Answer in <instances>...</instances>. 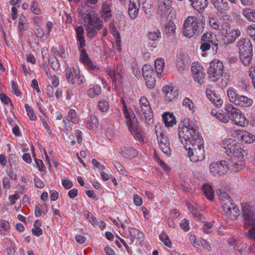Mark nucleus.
Wrapping results in <instances>:
<instances>
[{"label":"nucleus","mask_w":255,"mask_h":255,"mask_svg":"<svg viewBox=\"0 0 255 255\" xmlns=\"http://www.w3.org/2000/svg\"><path fill=\"white\" fill-rule=\"evenodd\" d=\"M79 13L85 22L88 37L95 38L98 31L103 28V21L93 10L82 9Z\"/></svg>","instance_id":"nucleus-1"},{"label":"nucleus","mask_w":255,"mask_h":255,"mask_svg":"<svg viewBox=\"0 0 255 255\" xmlns=\"http://www.w3.org/2000/svg\"><path fill=\"white\" fill-rule=\"evenodd\" d=\"M203 31L201 20L195 16H189L185 20L182 29L183 35L191 38L195 35H199Z\"/></svg>","instance_id":"nucleus-2"},{"label":"nucleus","mask_w":255,"mask_h":255,"mask_svg":"<svg viewBox=\"0 0 255 255\" xmlns=\"http://www.w3.org/2000/svg\"><path fill=\"white\" fill-rule=\"evenodd\" d=\"M178 137L184 147L197 141V139H202L197 131L196 128L189 124L182 125L181 129L179 131Z\"/></svg>","instance_id":"nucleus-3"},{"label":"nucleus","mask_w":255,"mask_h":255,"mask_svg":"<svg viewBox=\"0 0 255 255\" xmlns=\"http://www.w3.org/2000/svg\"><path fill=\"white\" fill-rule=\"evenodd\" d=\"M121 103L123 105V111L127 126L132 134L139 138L141 137L140 129L138 128L139 125L135 114L131 109H127L126 102L123 99L121 100Z\"/></svg>","instance_id":"nucleus-4"},{"label":"nucleus","mask_w":255,"mask_h":255,"mask_svg":"<svg viewBox=\"0 0 255 255\" xmlns=\"http://www.w3.org/2000/svg\"><path fill=\"white\" fill-rule=\"evenodd\" d=\"M223 147L228 156L234 157V159L242 162L244 160L243 150L239 143L232 138L225 139L222 144Z\"/></svg>","instance_id":"nucleus-5"},{"label":"nucleus","mask_w":255,"mask_h":255,"mask_svg":"<svg viewBox=\"0 0 255 255\" xmlns=\"http://www.w3.org/2000/svg\"><path fill=\"white\" fill-rule=\"evenodd\" d=\"M76 38L78 41V49L80 51V59L82 62L88 65L91 69H95L92 62L90 59L86 50L84 48L86 46V41L84 36V28L81 26H77L76 28Z\"/></svg>","instance_id":"nucleus-6"},{"label":"nucleus","mask_w":255,"mask_h":255,"mask_svg":"<svg viewBox=\"0 0 255 255\" xmlns=\"http://www.w3.org/2000/svg\"><path fill=\"white\" fill-rule=\"evenodd\" d=\"M227 96L231 103L239 107L248 108L253 104V100L244 95H240L235 88L230 87L227 90Z\"/></svg>","instance_id":"nucleus-7"},{"label":"nucleus","mask_w":255,"mask_h":255,"mask_svg":"<svg viewBox=\"0 0 255 255\" xmlns=\"http://www.w3.org/2000/svg\"><path fill=\"white\" fill-rule=\"evenodd\" d=\"M197 140V141L185 147L186 150L188 151V156L193 162L201 161L205 157L203 139Z\"/></svg>","instance_id":"nucleus-8"},{"label":"nucleus","mask_w":255,"mask_h":255,"mask_svg":"<svg viewBox=\"0 0 255 255\" xmlns=\"http://www.w3.org/2000/svg\"><path fill=\"white\" fill-rule=\"evenodd\" d=\"M225 111L229 115V120L233 121L236 125L241 127H246L248 125V121L240 109L230 105L225 108Z\"/></svg>","instance_id":"nucleus-9"},{"label":"nucleus","mask_w":255,"mask_h":255,"mask_svg":"<svg viewBox=\"0 0 255 255\" xmlns=\"http://www.w3.org/2000/svg\"><path fill=\"white\" fill-rule=\"evenodd\" d=\"M230 28L229 20H227L222 23L220 29L221 35L223 37L222 40L225 44L233 43L241 35L239 29H234L230 30Z\"/></svg>","instance_id":"nucleus-10"},{"label":"nucleus","mask_w":255,"mask_h":255,"mask_svg":"<svg viewBox=\"0 0 255 255\" xmlns=\"http://www.w3.org/2000/svg\"><path fill=\"white\" fill-rule=\"evenodd\" d=\"M157 14L163 21H171L172 15L171 0H157Z\"/></svg>","instance_id":"nucleus-11"},{"label":"nucleus","mask_w":255,"mask_h":255,"mask_svg":"<svg viewBox=\"0 0 255 255\" xmlns=\"http://www.w3.org/2000/svg\"><path fill=\"white\" fill-rule=\"evenodd\" d=\"M223 71V63L220 60L215 59L210 63L207 73L212 81H217L220 79V74Z\"/></svg>","instance_id":"nucleus-12"},{"label":"nucleus","mask_w":255,"mask_h":255,"mask_svg":"<svg viewBox=\"0 0 255 255\" xmlns=\"http://www.w3.org/2000/svg\"><path fill=\"white\" fill-rule=\"evenodd\" d=\"M159 129V131L158 129H156L155 131L159 148L165 155L168 157L171 155L170 143L168 138L167 136L161 131L160 128Z\"/></svg>","instance_id":"nucleus-13"},{"label":"nucleus","mask_w":255,"mask_h":255,"mask_svg":"<svg viewBox=\"0 0 255 255\" xmlns=\"http://www.w3.org/2000/svg\"><path fill=\"white\" fill-rule=\"evenodd\" d=\"M229 169L227 162L225 160L218 162H212L210 165V171L214 176L225 175L228 172Z\"/></svg>","instance_id":"nucleus-14"},{"label":"nucleus","mask_w":255,"mask_h":255,"mask_svg":"<svg viewBox=\"0 0 255 255\" xmlns=\"http://www.w3.org/2000/svg\"><path fill=\"white\" fill-rule=\"evenodd\" d=\"M138 110L146 120L149 121L153 117V112L149 102L144 96L141 97L139 100Z\"/></svg>","instance_id":"nucleus-15"},{"label":"nucleus","mask_w":255,"mask_h":255,"mask_svg":"<svg viewBox=\"0 0 255 255\" xmlns=\"http://www.w3.org/2000/svg\"><path fill=\"white\" fill-rule=\"evenodd\" d=\"M242 212L244 226L247 228L249 226L255 224V215L253 213L251 206L248 204L244 205L242 208Z\"/></svg>","instance_id":"nucleus-16"},{"label":"nucleus","mask_w":255,"mask_h":255,"mask_svg":"<svg viewBox=\"0 0 255 255\" xmlns=\"http://www.w3.org/2000/svg\"><path fill=\"white\" fill-rule=\"evenodd\" d=\"M223 211L225 215L232 220H235L239 215V209L229 200L227 203H223Z\"/></svg>","instance_id":"nucleus-17"},{"label":"nucleus","mask_w":255,"mask_h":255,"mask_svg":"<svg viewBox=\"0 0 255 255\" xmlns=\"http://www.w3.org/2000/svg\"><path fill=\"white\" fill-rule=\"evenodd\" d=\"M191 72L192 76L196 82L200 85L204 83L205 74L202 66L198 64L192 65Z\"/></svg>","instance_id":"nucleus-18"},{"label":"nucleus","mask_w":255,"mask_h":255,"mask_svg":"<svg viewBox=\"0 0 255 255\" xmlns=\"http://www.w3.org/2000/svg\"><path fill=\"white\" fill-rule=\"evenodd\" d=\"M236 46L239 53L253 52V45L249 38H241L237 41Z\"/></svg>","instance_id":"nucleus-19"},{"label":"nucleus","mask_w":255,"mask_h":255,"mask_svg":"<svg viewBox=\"0 0 255 255\" xmlns=\"http://www.w3.org/2000/svg\"><path fill=\"white\" fill-rule=\"evenodd\" d=\"M100 17L105 21H109L112 16L111 4L107 2H103L100 10Z\"/></svg>","instance_id":"nucleus-20"},{"label":"nucleus","mask_w":255,"mask_h":255,"mask_svg":"<svg viewBox=\"0 0 255 255\" xmlns=\"http://www.w3.org/2000/svg\"><path fill=\"white\" fill-rule=\"evenodd\" d=\"M162 91L164 93L165 101L167 103L170 102L178 97V93L173 87L164 86L162 88Z\"/></svg>","instance_id":"nucleus-21"},{"label":"nucleus","mask_w":255,"mask_h":255,"mask_svg":"<svg viewBox=\"0 0 255 255\" xmlns=\"http://www.w3.org/2000/svg\"><path fill=\"white\" fill-rule=\"evenodd\" d=\"M211 3L216 10L223 12L228 10L230 6L226 0H210Z\"/></svg>","instance_id":"nucleus-22"},{"label":"nucleus","mask_w":255,"mask_h":255,"mask_svg":"<svg viewBox=\"0 0 255 255\" xmlns=\"http://www.w3.org/2000/svg\"><path fill=\"white\" fill-rule=\"evenodd\" d=\"M140 7L139 0L129 1L128 13L132 19H134L137 16Z\"/></svg>","instance_id":"nucleus-23"},{"label":"nucleus","mask_w":255,"mask_h":255,"mask_svg":"<svg viewBox=\"0 0 255 255\" xmlns=\"http://www.w3.org/2000/svg\"><path fill=\"white\" fill-rule=\"evenodd\" d=\"M79 71L74 67H67L65 69L66 77L68 82L72 85L77 84V78L76 77V72Z\"/></svg>","instance_id":"nucleus-24"},{"label":"nucleus","mask_w":255,"mask_h":255,"mask_svg":"<svg viewBox=\"0 0 255 255\" xmlns=\"http://www.w3.org/2000/svg\"><path fill=\"white\" fill-rule=\"evenodd\" d=\"M191 5L194 9L203 12L208 5V0H189Z\"/></svg>","instance_id":"nucleus-25"},{"label":"nucleus","mask_w":255,"mask_h":255,"mask_svg":"<svg viewBox=\"0 0 255 255\" xmlns=\"http://www.w3.org/2000/svg\"><path fill=\"white\" fill-rule=\"evenodd\" d=\"M162 120L166 127H172L176 124L175 116L169 112H165L162 115Z\"/></svg>","instance_id":"nucleus-26"},{"label":"nucleus","mask_w":255,"mask_h":255,"mask_svg":"<svg viewBox=\"0 0 255 255\" xmlns=\"http://www.w3.org/2000/svg\"><path fill=\"white\" fill-rule=\"evenodd\" d=\"M253 52L239 53L240 60L244 66H249L253 58Z\"/></svg>","instance_id":"nucleus-27"},{"label":"nucleus","mask_w":255,"mask_h":255,"mask_svg":"<svg viewBox=\"0 0 255 255\" xmlns=\"http://www.w3.org/2000/svg\"><path fill=\"white\" fill-rule=\"evenodd\" d=\"M122 154L126 158L131 159L136 157L137 152L132 147H124L122 149Z\"/></svg>","instance_id":"nucleus-28"},{"label":"nucleus","mask_w":255,"mask_h":255,"mask_svg":"<svg viewBox=\"0 0 255 255\" xmlns=\"http://www.w3.org/2000/svg\"><path fill=\"white\" fill-rule=\"evenodd\" d=\"M66 120L67 122H71L74 124L78 123L79 119L74 110H70L67 117L64 118L63 122L65 123V125L67 124Z\"/></svg>","instance_id":"nucleus-29"},{"label":"nucleus","mask_w":255,"mask_h":255,"mask_svg":"<svg viewBox=\"0 0 255 255\" xmlns=\"http://www.w3.org/2000/svg\"><path fill=\"white\" fill-rule=\"evenodd\" d=\"M164 67V62L163 59L157 58L155 60V68L157 75L159 78L161 76V73Z\"/></svg>","instance_id":"nucleus-30"},{"label":"nucleus","mask_w":255,"mask_h":255,"mask_svg":"<svg viewBox=\"0 0 255 255\" xmlns=\"http://www.w3.org/2000/svg\"><path fill=\"white\" fill-rule=\"evenodd\" d=\"M242 13L247 19L251 21L255 22V9L251 8H244Z\"/></svg>","instance_id":"nucleus-31"},{"label":"nucleus","mask_w":255,"mask_h":255,"mask_svg":"<svg viewBox=\"0 0 255 255\" xmlns=\"http://www.w3.org/2000/svg\"><path fill=\"white\" fill-rule=\"evenodd\" d=\"M241 138L243 141L247 143H251L255 141V135L248 131H242Z\"/></svg>","instance_id":"nucleus-32"},{"label":"nucleus","mask_w":255,"mask_h":255,"mask_svg":"<svg viewBox=\"0 0 255 255\" xmlns=\"http://www.w3.org/2000/svg\"><path fill=\"white\" fill-rule=\"evenodd\" d=\"M209 19V23L212 28L215 30L220 29V28H221L222 24H220L219 21L215 16L212 15V16H211L210 15Z\"/></svg>","instance_id":"nucleus-33"},{"label":"nucleus","mask_w":255,"mask_h":255,"mask_svg":"<svg viewBox=\"0 0 255 255\" xmlns=\"http://www.w3.org/2000/svg\"><path fill=\"white\" fill-rule=\"evenodd\" d=\"M211 114L215 116L219 121L224 123H227L229 121V115L225 114H221L216 112L215 111H212Z\"/></svg>","instance_id":"nucleus-34"},{"label":"nucleus","mask_w":255,"mask_h":255,"mask_svg":"<svg viewBox=\"0 0 255 255\" xmlns=\"http://www.w3.org/2000/svg\"><path fill=\"white\" fill-rule=\"evenodd\" d=\"M203 189L206 197L208 199L212 200L214 198V192L211 186L209 184H204Z\"/></svg>","instance_id":"nucleus-35"},{"label":"nucleus","mask_w":255,"mask_h":255,"mask_svg":"<svg viewBox=\"0 0 255 255\" xmlns=\"http://www.w3.org/2000/svg\"><path fill=\"white\" fill-rule=\"evenodd\" d=\"M142 70L144 79L147 77L154 76V72L153 70L149 65H144L142 67Z\"/></svg>","instance_id":"nucleus-36"},{"label":"nucleus","mask_w":255,"mask_h":255,"mask_svg":"<svg viewBox=\"0 0 255 255\" xmlns=\"http://www.w3.org/2000/svg\"><path fill=\"white\" fill-rule=\"evenodd\" d=\"M121 69L120 66L117 67L116 70L113 71H111L109 75L111 76L113 82L115 83L117 81V76H118L120 79L122 78V75L121 74Z\"/></svg>","instance_id":"nucleus-37"},{"label":"nucleus","mask_w":255,"mask_h":255,"mask_svg":"<svg viewBox=\"0 0 255 255\" xmlns=\"http://www.w3.org/2000/svg\"><path fill=\"white\" fill-rule=\"evenodd\" d=\"M101 92V88L98 85L94 86L93 88L90 89L87 91V95L90 98L99 95Z\"/></svg>","instance_id":"nucleus-38"},{"label":"nucleus","mask_w":255,"mask_h":255,"mask_svg":"<svg viewBox=\"0 0 255 255\" xmlns=\"http://www.w3.org/2000/svg\"><path fill=\"white\" fill-rule=\"evenodd\" d=\"M85 216L93 226H97L98 225L99 223L92 213L87 211L85 212Z\"/></svg>","instance_id":"nucleus-39"},{"label":"nucleus","mask_w":255,"mask_h":255,"mask_svg":"<svg viewBox=\"0 0 255 255\" xmlns=\"http://www.w3.org/2000/svg\"><path fill=\"white\" fill-rule=\"evenodd\" d=\"M26 17L23 14H20L18 20V29L19 32H22L26 30L24 24L26 23Z\"/></svg>","instance_id":"nucleus-40"},{"label":"nucleus","mask_w":255,"mask_h":255,"mask_svg":"<svg viewBox=\"0 0 255 255\" xmlns=\"http://www.w3.org/2000/svg\"><path fill=\"white\" fill-rule=\"evenodd\" d=\"M176 65L177 68L180 71H183L188 67V62L183 61L180 58L177 59Z\"/></svg>","instance_id":"nucleus-41"},{"label":"nucleus","mask_w":255,"mask_h":255,"mask_svg":"<svg viewBox=\"0 0 255 255\" xmlns=\"http://www.w3.org/2000/svg\"><path fill=\"white\" fill-rule=\"evenodd\" d=\"M146 86L149 89H153L155 85L154 76H149L144 79Z\"/></svg>","instance_id":"nucleus-42"},{"label":"nucleus","mask_w":255,"mask_h":255,"mask_svg":"<svg viewBox=\"0 0 255 255\" xmlns=\"http://www.w3.org/2000/svg\"><path fill=\"white\" fill-rule=\"evenodd\" d=\"M161 37V33L157 30L156 31L149 32L148 34V38L152 41H159Z\"/></svg>","instance_id":"nucleus-43"},{"label":"nucleus","mask_w":255,"mask_h":255,"mask_svg":"<svg viewBox=\"0 0 255 255\" xmlns=\"http://www.w3.org/2000/svg\"><path fill=\"white\" fill-rule=\"evenodd\" d=\"M159 238L161 242H163L165 245L167 247H170L171 243L169 237L166 235L165 232H162L159 235Z\"/></svg>","instance_id":"nucleus-44"},{"label":"nucleus","mask_w":255,"mask_h":255,"mask_svg":"<svg viewBox=\"0 0 255 255\" xmlns=\"http://www.w3.org/2000/svg\"><path fill=\"white\" fill-rule=\"evenodd\" d=\"M183 106L188 108L190 110L194 111V104L192 100L186 97L182 102Z\"/></svg>","instance_id":"nucleus-45"},{"label":"nucleus","mask_w":255,"mask_h":255,"mask_svg":"<svg viewBox=\"0 0 255 255\" xmlns=\"http://www.w3.org/2000/svg\"><path fill=\"white\" fill-rule=\"evenodd\" d=\"M109 104L107 101L105 100H101L98 103L99 109L102 112H106L109 109Z\"/></svg>","instance_id":"nucleus-46"},{"label":"nucleus","mask_w":255,"mask_h":255,"mask_svg":"<svg viewBox=\"0 0 255 255\" xmlns=\"http://www.w3.org/2000/svg\"><path fill=\"white\" fill-rule=\"evenodd\" d=\"M24 107L27 112V114L28 116L29 119L32 121L35 120L36 119V116L35 115V113L33 112L32 109L27 104H25L24 105Z\"/></svg>","instance_id":"nucleus-47"},{"label":"nucleus","mask_w":255,"mask_h":255,"mask_svg":"<svg viewBox=\"0 0 255 255\" xmlns=\"http://www.w3.org/2000/svg\"><path fill=\"white\" fill-rule=\"evenodd\" d=\"M49 63L54 70H58L60 67L59 62L55 56L51 57L49 58Z\"/></svg>","instance_id":"nucleus-48"},{"label":"nucleus","mask_w":255,"mask_h":255,"mask_svg":"<svg viewBox=\"0 0 255 255\" xmlns=\"http://www.w3.org/2000/svg\"><path fill=\"white\" fill-rule=\"evenodd\" d=\"M129 233L130 235L134 238L140 239L141 238L142 233L139 230L134 228H130L129 229Z\"/></svg>","instance_id":"nucleus-49"},{"label":"nucleus","mask_w":255,"mask_h":255,"mask_svg":"<svg viewBox=\"0 0 255 255\" xmlns=\"http://www.w3.org/2000/svg\"><path fill=\"white\" fill-rule=\"evenodd\" d=\"M51 51L54 55L59 56L63 59H65L66 58L65 49L63 47L61 48V51H58L55 48H52Z\"/></svg>","instance_id":"nucleus-50"},{"label":"nucleus","mask_w":255,"mask_h":255,"mask_svg":"<svg viewBox=\"0 0 255 255\" xmlns=\"http://www.w3.org/2000/svg\"><path fill=\"white\" fill-rule=\"evenodd\" d=\"M214 224L213 222H206L205 224L202 227V230L204 233H210L213 230Z\"/></svg>","instance_id":"nucleus-51"},{"label":"nucleus","mask_w":255,"mask_h":255,"mask_svg":"<svg viewBox=\"0 0 255 255\" xmlns=\"http://www.w3.org/2000/svg\"><path fill=\"white\" fill-rule=\"evenodd\" d=\"M202 41L212 43L213 41V34L211 32H206L202 37Z\"/></svg>","instance_id":"nucleus-52"},{"label":"nucleus","mask_w":255,"mask_h":255,"mask_svg":"<svg viewBox=\"0 0 255 255\" xmlns=\"http://www.w3.org/2000/svg\"><path fill=\"white\" fill-rule=\"evenodd\" d=\"M222 73L220 74V79H221L223 85H226L229 82L230 75L227 72H225L224 71Z\"/></svg>","instance_id":"nucleus-53"},{"label":"nucleus","mask_w":255,"mask_h":255,"mask_svg":"<svg viewBox=\"0 0 255 255\" xmlns=\"http://www.w3.org/2000/svg\"><path fill=\"white\" fill-rule=\"evenodd\" d=\"M176 28V25L173 23L167 24L165 27L166 32L169 35H173L174 34Z\"/></svg>","instance_id":"nucleus-54"},{"label":"nucleus","mask_w":255,"mask_h":255,"mask_svg":"<svg viewBox=\"0 0 255 255\" xmlns=\"http://www.w3.org/2000/svg\"><path fill=\"white\" fill-rule=\"evenodd\" d=\"M9 227V223L5 220L0 221V232L1 234H4L3 232L6 231Z\"/></svg>","instance_id":"nucleus-55"},{"label":"nucleus","mask_w":255,"mask_h":255,"mask_svg":"<svg viewBox=\"0 0 255 255\" xmlns=\"http://www.w3.org/2000/svg\"><path fill=\"white\" fill-rule=\"evenodd\" d=\"M75 74H76V76H77L76 78H77V81H78V83L77 84V85H80L83 84L86 82V79H85L84 76L83 75L80 74L79 71H77V72H76Z\"/></svg>","instance_id":"nucleus-56"},{"label":"nucleus","mask_w":255,"mask_h":255,"mask_svg":"<svg viewBox=\"0 0 255 255\" xmlns=\"http://www.w3.org/2000/svg\"><path fill=\"white\" fill-rule=\"evenodd\" d=\"M247 32L250 36L255 40V24H252L248 26Z\"/></svg>","instance_id":"nucleus-57"},{"label":"nucleus","mask_w":255,"mask_h":255,"mask_svg":"<svg viewBox=\"0 0 255 255\" xmlns=\"http://www.w3.org/2000/svg\"><path fill=\"white\" fill-rule=\"evenodd\" d=\"M31 9L32 12L35 14L38 15L41 13V10L38 7V3L36 1H33L31 6Z\"/></svg>","instance_id":"nucleus-58"},{"label":"nucleus","mask_w":255,"mask_h":255,"mask_svg":"<svg viewBox=\"0 0 255 255\" xmlns=\"http://www.w3.org/2000/svg\"><path fill=\"white\" fill-rule=\"evenodd\" d=\"M191 213L194 217L196 218L199 221H201L204 219L203 216L198 212L196 209H192V210H191Z\"/></svg>","instance_id":"nucleus-59"},{"label":"nucleus","mask_w":255,"mask_h":255,"mask_svg":"<svg viewBox=\"0 0 255 255\" xmlns=\"http://www.w3.org/2000/svg\"><path fill=\"white\" fill-rule=\"evenodd\" d=\"M180 226L185 232L189 231L190 229L189 221L186 219H184L181 221Z\"/></svg>","instance_id":"nucleus-60"},{"label":"nucleus","mask_w":255,"mask_h":255,"mask_svg":"<svg viewBox=\"0 0 255 255\" xmlns=\"http://www.w3.org/2000/svg\"><path fill=\"white\" fill-rule=\"evenodd\" d=\"M11 87H12L13 91L14 92V94L17 96H20V95L21 94V93L18 89L17 84L16 83H15V82L14 81H12V82H11Z\"/></svg>","instance_id":"nucleus-61"},{"label":"nucleus","mask_w":255,"mask_h":255,"mask_svg":"<svg viewBox=\"0 0 255 255\" xmlns=\"http://www.w3.org/2000/svg\"><path fill=\"white\" fill-rule=\"evenodd\" d=\"M249 72V76L252 79L253 85L255 89V68L254 67H251Z\"/></svg>","instance_id":"nucleus-62"},{"label":"nucleus","mask_w":255,"mask_h":255,"mask_svg":"<svg viewBox=\"0 0 255 255\" xmlns=\"http://www.w3.org/2000/svg\"><path fill=\"white\" fill-rule=\"evenodd\" d=\"M49 78L51 80V83L52 85V86H53L55 88L57 87L58 86L59 82V80L56 77V76L54 75H50V76H49Z\"/></svg>","instance_id":"nucleus-63"},{"label":"nucleus","mask_w":255,"mask_h":255,"mask_svg":"<svg viewBox=\"0 0 255 255\" xmlns=\"http://www.w3.org/2000/svg\"><path fill=\"white\" fill-rule=\"evenodd\" d=\"M249 227L251 228L249 231L250 237L251 239L255 240V224L253 225H250L248 227Z\"/></svg>","instance_id":"nucleus-64"}]
</instances>
